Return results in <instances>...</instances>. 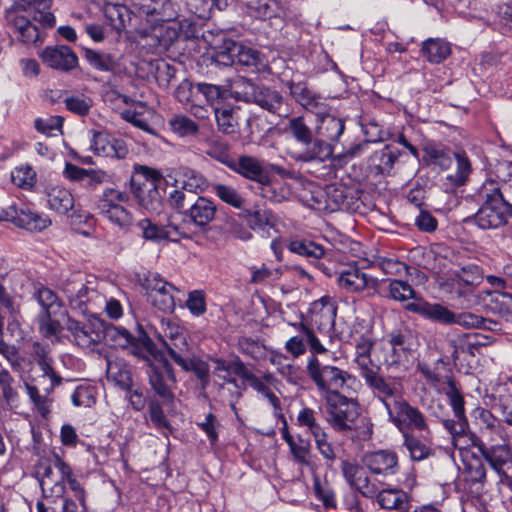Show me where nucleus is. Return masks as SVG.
<instances>
[{"mask_svg":"<svg viewBox=\"0 0 512 512\" xmlns=\"http://www.w3.org/2000/svg\"><path fill=\"white\" fill-rule=\"evenodd\" d=\"M51 3L52 0H14L4 11L6 27L24 44L42 43L44 33L32 21L52 28L55 17L49 11Z\"/></svg>","mask_w":512,"mask_h":512,"instance_id":"f257e3e1","label":"nucleus"},{"mask_svg":"<svg viewBox=\"0 0 512 512\" xmlns=\"http://www.w3.org/2000/svg\"><path fill=\"white\" fill-rule=\"evenodd\" d=\"M477 198L482 204L474 215V219L480 228L501 227L512 217V205L504 198L496 181L484 182L477 190Z\"/></svg>","mask_w":512,"mask_h":512,"instance_id":"f03ea898","label":"nucleus"},{"mask_svg":"<svg viewBox=\"0 0 512 512\" xmlns=\"http://www.w3.org/2000/svg\"><path fill=\"white\" fill-rule=\"evenodd\" d=\"M310 380L323 401L343 393H350L356 378L348 371L335 365L324 364L316 356L308 359L306 366Z\"/></svg>","mask_w":512,"mask_h":512,"instance_id":"7ed1b4c3","label":"nucleus"},{"mask_svg":"<svg viewBox=\"0 0 512 512\" xmlns=\"http://www.w3.org/2000/svg\"><path fill=\"white\" fill-rule=\"evenodd\" d=\"M217 212L216 204L209 198L198 196L196 200L178 216L173 227L180 238L191 239L200 232L207 230L210 223L215 219Z\"/></svg>","mask_w":512,"mask_h":512,"instance_id":"20e7f679","label":"nucleus"},{"mask_svg":"<svg viewBox=\"0 0 512 512\" xmlns=\"http://www.w3.org/2000/svg\"><path fill=\"white\" fill-rule=\"evenodd\" d=\"M162 175L156 169L136 165L132 173L131 191L138 205L148 212L158 213L162 208V197L158 190V183Z\"/></svg>","mask_w":512,"mask_h":512,"instance_id":"39448f33","label":"nucleus"},{"mask_svg":"<svg viewBox=\"0 0 512 512\" xmlns=\"http://www.w3.org/2000/svg\"><path fill=\"white\" fill-rule=\"evenodd\" d=\"M406 310L443 325L458 324L466 329H479L484 323V317L471 312L454 313L439 303H430L426 300L410 302Z\"/></svg>","mask_w":512,"mask_h":512,"instance_id":"423d86ee","label":"nucleus"},{"mask_svg":"<svg viewBox=\"0 0 512 512\" xmlns=\"http://www.w3.org/2000/svg\"><path fill=\"white\" fill-rule=\"evenodd\" d=\"M343 393L324 401L326 421L338 433H347L356 428L360 416V406L357 400Z\"/></svg>","mask_w":512,"mask_h":512,"instance_id":"0eeeda50","label":"nucleus"},{"mask_svg":"<svg viewBox=\"0 0 512 512\" xmlns=\"http://www.w3.org/2000/svg\"><path fill=\"white\" fill-rule=\"evenodd\" d=\"M61 290L71 309L81 314H95L103 306L104 295L87 287L80 275L65 280L61 284Z\"/></svg>","mask_w":512,"mask_h":512,"instance_id":"6e6552de","label":"nucleus"},{"mask_svg":"<svg viewBox=\"0 0 512 512\" xmlns=\"http://www.w3.org/2000/svg\"><path fill=\"white\" fill-rule=\"evenodd\" d=\"M35 473L45 498L62 499L66 476L71 474L68 464L58 456L54 457L53 463L49 460H40L36 465Z\"/></svg>","mask_w":512,"mask_h":512,"instance_id":"1a4fd4ad","label":"nucleus"},{"mask_svg":"<svg viewBox=\"0 0 512 512\" xmlns=\"http://www.w3.org/2000/svg\"><path fill=\"white\" fill-rule=\"evenodd\" d=\"M103 339L114 347L130 349L134 356L145 361H149L150 356L156 358L155 344L143 331L135 337L124 327L103 325Z\"/></svg>","mask_w":512,"mask_h":512,"instance_id":"9d476101","label":"nucleus"},{"mask_svg":"<svg viewBox=\"0 0 512 512\" xmlns=\"http://www.w3.org/2000/svg\"><path fill=\"white\" fill-rule=\"evenodd\" d=\"M158 363H151L149 357L147 375L149 385L154 393L162 399L163 404H171L174 402L175 396L173 393V386L176 384V376L174 369L169 361L157 354L155 351Z\"/></svg>","mask_w":512,"mask_h":512,"instance_id":"9b49d317","label":"nucleus"},{"mask_svg":"<svg viewBox=\"0 0 512 512\" xmlns=\"http://www.w3.org/2000/svg\"><path fill=\"white\" fill-rule=\"evenodd\" d=\"M163 343L169 356L182 370L193 372L203 386L208 383L209 365L197 357L189 356V346L184 333Z\"/></svg>","mask_w":512,"mask_h":512,"instance_id":"f8f14e48","label":"nucleus"},{"mask_svg":"<svg viewBox=\"0 0 512 512\" xmlns=\"http://www.w3.org/2000/svg\"><path fill=\"white\" fill-rule=\"evenodd\" d=\"M236 88L234 92L236 99L254 103L268 112L275 113L282 106L283 97L278 91L249 79L242 78Z\"/></svg>","mask_w":512,"mask_h":512,"instance_id":"ddd939ff","label":"nucleus"},{"mask_svg":"<svg viewBox=\"0 0 512 512\" xmlns=\"http://www.w3.org/2000/svg\"><path fill=\"white\" fill-rule=\"evenodd\" d=\"M390 421L403 433L407 428H413L419 431L428 429L425 417L422 412L411 406L402 397L393 399V404L385 402Z\"/></svg>","mask_w":512,"mask_h":512,"instance_id":"4468645a","label":"nucleus"},{"mask_svg":"<svg viewBox=\"0 0 512 512\" xmlns=\"http://www.w3.org/2000/svg\"><path fill=\"white\" fill-rule=\"evenodd\" d=\"M65 329L71 341L83 349H93L103 340V322L97 318L83 322L68 316Z\"/></svg>","mask_w":512,"mask_h":512,"instance_id":"2eb2a0df","label":"nucleus"},{"mask_svg":"<svg viewBox=\"0 0 512 512\" xmlns=\"http://www.w3.org/2000/svg\"><path fill=\"white\" fill-rule=\"evenodd\" d=\"M446 395L449 398L455 419L442 420V424L452 435L454 445L457 446V438L466 434L469 428V423L465 415L463 396L455 382L451 379L448 381V390Z\"/></svg>","mask_w":512,"mask_h":512,"instance_id":"dca6fc26","label":"nucleus"},{"mask_svg":"<svg viewBox=\"0 0 512 512\" xmlns=\"http://www.w3.org/2000/svg\"><path fill=\"white\" fill-rule=\"evenodd\" d=\"M217 61L224 65L238 63L257 67L261 59L257 50L233 40H225L217 52Z\"/></svg>","mask_w":512,"mask_h":512,"instance_id":"f3484780","label":"nucleus"},{"mask_svg":"<svg viewBox=\"0 0 512 512\" xmlns=\"http://www.w3.org/2000/svg\"><path fill=\"white\" fill-rule=\"evenodd\" d=\"M337 283L348 293H361L366 289L376 290L379 284L376 278L369 276L356 266H350L341 271Z\"/></svg>","mask_w":512,"mask_h":512,"instance_id":"a211bd4d","label":"nucleus"},{"mask_svg":"<svg viewBox=\"0 0 512 512\" xmlns=\"http://www.w3.org/2000/svg\"><path fill=\"white\" fill-rule=\"evenodd\" d=\"M362 462L375 475H395L399 470L398 456L391 450L368 452L362 457Z\"/></svg>","mask_w":512,"mask_h":512,"instance_id":"6ab92c4d","label":"nucleus"},{"mask_svg":"<svg viewBox=\"0 0 512 512\" xmlns=\"http://www.w3.org/2000/svg\"><path fill=\"white\" fill-rule=\"evenodd\" d=\"M41 58L48 67L62 72H70L78 66V57L75 52L66 45L48 46Z\"/></svg>","mask_w":512,"mask_h":512,"instance_id":"aec40b11","label":"nucleus"},{"mask_svg":"<svg viewBox=\"0 0 512 512\" xmlns=\"http://www.w3.org/2000/svg\"><path fill=\"white\" fill-rule=\"evenodd\" d=\"M242 177L257 182L261 185L270 183V176L262 162L250 155H241L238 159L232 160L228 167Z\"/></svg>","mask_w":512,"mask_h":512,"instance_id":"412c9836","label":"nucleus"},{"mask_svg":"<svg viewBox=\"0 0 512 512\" xmlns=\"http://www.w3.org/2000/svg\"><path fill=\"white\" fill-rule=\"evenodd\" d=\"M178 216L171 215L168 219V223L165 226H160L150 219L145 218L137 223L138 229L141 231V236L146 241L158 243L162 240L176 241L179 237L173 227L172 222H176Z\"/></svg>","mask_w":512,"mask_h":512,"instance_id":"4be33fe9","label":"nucleus"},{"mask_svg":"<svg viewBox=\"0 0 512 512\" xmlns=\"http://www.w3.org/2000/svg\"><path fill=\"white\" fill-rule=\"evenodd\" d=\"M388 351L385 357L387 365H398L408 360L410 355L409 333L392 331L388 335Z\"/></svg>","mask_w":512,"mask_h":512,"instance_id":"5701e85b","label":"nucleus"},{"mask_svg":"<svg viewBox=\"0 0 512 512\" xmlns=\"http://www.w3.org/2000/svg\"><path fill=\"white\" fill-rule=\"evenodd\" d=\"M301 145L302 149L295 156L297 161L324 162L333 154V148L330 143L314 136Z\"/></svg>","mask_w":512,"mask_h":512,"instance_id":"b1692460","label":"nucleus"},{"mask_svg":"<svg viewBox=\"0 0 512 512\" xmlns=\"http://www.w3.org/2000/svg\"><path fill=\"white\" fill-rule=\"evenodd\" d=\"M379 371L380 367L377 365L371 367L368 371L362 372L360 375L385 405V402H388V398L395 399L400 396L398 395V389L395 383L387 381L379 374Z\"/></svg>","mask_w":512,"mask_h":512,"instance_id":"393cba45","label":"nucleus"},{"mask_svg":"<svg viewBox=\"0 0 512 512\" xmlns=\"http://www.w3.org/2000/svg\"><path fill=\"white\" fill-rule=\"evenodd\" d=\"M12 223L30 232H40L51 225V219L43 213L32 210L27 206L17 207Z\"/></svg>","mask_w":512,"mask_h":512,"instance_id":"a878e982","label":"nucleus"},{"mask_svg":"<svg viewBox=\"0 0 512 512\" xmlns=\"http://www.w3.org/2000/svg\"><path fill=\"white\" fill-rule=\"evenodd\" d=\"M105 360L108 381L113 382L124 390H130L133 380L130 367L126 361L113 355L106 356Z\"/></svg>","mask_w":512,"mask_h":512,"instance_id":"bb28decb","label":"nucleus"},{"mask_svg":"<svg viewBox=\"0 0 512 512\" xmlns=\"http://www.w3.org/2000/svg\"><path fill=\"white\" fill-rule=\"evenodd\" d=\"M141 15L147 17V21L152 25H157L160 22L169 21L172 14L167 10L171 7L168 0H138L134 2Z\"/></svg>","mask_w":512,"mask_h":512,"instance_id":"cd10ccee","label":"nucleus"},{"mask_svg":"<svg viewBox=\"0 0 512 512\" xmlns=\"http://www.w3.org/2000/svg\"><path fill=\"white\" fill-rule=\"evenodd\" d=\"M212 361L215 364L213 374L225 383L236 385V379L233 376L243 378L247 370L238 357L233 360L215 358Z\"/></svg>","mask_w":512,"mask_h":512,"instance_id":"c85d7f7f","label":"nucleus"},{"mask_svg":"<svg viewBox=\"0 0 512 512\" xmlns=\"http://www.w3.org/2000/svg\"><path fill=\"white\" fill-rule=\"evenodd\" d=\"M400 152L397 148L387 145L375 151L369 158V168L375 174H388L397 161Z\"/></svg>","mask_w":512,"mask_h":512,"instance_id":"c756f323","label":"nucleus"},{"mask_svg":"<svg viewBox=\"0 0 512 512\" xmlns=\"http://www.w3.org/2000/svg\"><path fill=\"white\" fill-rule=\"evenodd\" d=\"M93 149L97 155L111 158H124L128 152L122 141L102 133L95 135Z\"/></svg>","mask_w":512,"mask_h":512,"instance_id":"7c9ffc66","label":"nucleus"},{"mask_svg":"<svg viewBox=\"0 0 512 512\" xmlns=\"http://www.w3.org/2000/svg\"><path fill=\"white\" fill-rule=\"evenodd\" d=\"M104 14L109 25L118 33L131 26L135 18L130 9L123 4H107L104 8Z\"/></svg>","mask_w":512,"mask_h":512,"instance_id":"2f4dec72","label":"nucleus"},{"mask_svg":"<svg viewBox=\"0 0 512 512\" xmlns=\"http://www.w3.org/2000/svg\"><path fill=\"white\" fill-rule=\"evenodd\" d=\"M46 196L49 208L58 214H67L74 207V197L64 187H49L46 191Z\"/></svg>","mask_w":512,"mask_h":512,"instance_id":"473e14b6","label":"nucleus"},{"mask_svg":"<svg viewBox=\"0 0 512 512\" xmlns=\"http://www.w3.org/2000/svg\"><path fill=\"white\" fill-rule=\"evenodd\" d=\"M376 500L381 508L397 510L399 512L409 511V501L405 492L399 489H383L377 492Z\"/></svg>","mask_w":512,"mask_h":512,"instance_id":"72a5a7b5","label":"nucleus"},{"mask_svg":"<svg viewBox=\"0 0 512 512\" xmlns=\"http://www.w3.org/2000/svg\"><path fill=\"white\" fill-rule=\"evenodd\" d=\"M421 51L424 57L433 64H439L451 54V46L440 38H430L423 42Z\"/></svg>","mask_w":512,"mask_h":512,"instance_id":"f704fd0d","label":"nucleus"},{"mask_svg":"<svg viewBox=\"0 0 512 512\" xmlns=\"http://www.w3.org/2000/svg\"><path fill=\"white\" fill-rule=\"evenodd\" d=\"M204 146L207 156L229 167L233 158L230 155V146L225 140L214 135L204 140Z\"/></svg>","mask_w":512,"mask_h":512,"instance_id":"c9c22d12","label":"nucleus"},{"mask_svg":"<svg viewBox=\"0 0 512 512\" xmlns=\"http://www.w3.org/2000/svg\"><path fill=\"white\" fill-rule=\"evenodd\" d=\"M344 129V120L328 112L326 115L319 119L317 133L320 137H324L328 141L336 142L343 134Z\"/></svg>","mask_w":512,"mask_h":512,"instance_id":"e433bc0d","label":"nucleus"},{"mask_svg":"<svg viewBox=\"0 0 512 512\" xmlns=\"http://www.w3.org/2000/svg\"><path fill=\"white\" fill-rule=\"evenodd\" d=\"M482 300L491 312L502 316L512 315V294L487 291Z\"/></svg>","mask_w":512,"mask_h":512,"instance_id":"4c0bfd02","label":"nucleus"},{"mask_svg":"<svg viewBox=\"0 0 512 512\" xmlns=\"http://www.w3.org/2000/svg\"><path fill=\"white\" fill-rule=\"evenodd\" d=\"M174 292L178 289L171 283L166 282L165 287L160 288L156 292L149 293V301L160 311L164 313H172L175 310Z\"/></svg>","mask_w":512,"mask_h":512,"instance_id":"58836bf2","label":"nucleus"},{"mask_svg":"<svg viewBox=\"0 0 512 512\" xmlns=\"http://www.w3.org/2000/svg\"><path fill=\"white\" fill-rule=\"evenodd\" d=\"M372 347L373 340L370 335H362L356 340L355 363L360 370V374L370 370L371 367L377 366L370 357Z\"/></svg>","mask_w":512,"mask_h":512,"instance_id":"ea45409f","label":"nucleus"},{"mask_svg":"<svg viewBox=\"0 0 512 512\" xmlns=\"http://www.w3.org/2000/svg\"><path fill=\"white\" fill-rule=\"evenodd\" d=\"M128 200L129 196L127 193L114 188H106L96 203V210L98 214L102 215L109 212L111 208L122 206V203H126Z\"/></svg>","mask_w":512,"mask_h":512,"instance_id":"a19ab883","label":"nucleus"},{"mask_svg":"<svg viewBox=\"0 0 512 512\" xmlns=\"http://www.w3.org/2000/svg\"><path fill=\"white\" fill-rule=\"evenodd\" d=\"M215 119L218 130L226 135L238 132V118L236 110L233 108L223 107L214 109Z\"/></svg>","mask_w":512,"mask_h":512,"instance_id":"79ce46f5","label":"nucleus"},{"mask_svg":"<svg viewBox=\"0 0 512 512\" xmlns=\"http://www.w3.org/2000/svg\"><path fill=\"white\" fill-rule=\"evenodd\" d=\"M85 59L92 68L101 72H114L118 66L117 60L112 54L92 49L85 50Z\"/></svg>","mask_w":512,"mask_h":512,"instance_id":"37998d69","label":"nucleus"},{"mask_svg":"<svg viewBox=\"0 0 512 512\" xmlns=\"http://www.w3.org/2000/svg\"><path fill=\"white\" fill-rule=\"evenodd\" d=\"M42 371V375L36 380L38 386L43 388L44 392L51 393L58 386L62 379L52 368V358L35 361Z\"/></svg>","mask_w":512,"mask_h":512,"instance_id":"c03bdc74","label":"nucleus"},{"mask_svg":"<svg viewBox=\"0 0 512 512\" xmlns=\"http://www.w3.org/2000/svg\"><path fill=\"white\" fill-rule=\"evenodd\" d=\"M424 152L429 163L441 169L449 168L453 162L454 153L440 145L434 143L426 144Z\"/></svg>","mask_w":512,"mask_h":512,"instance_id":"a18cd8bd","label":"nucleus"},{"mask_svg":"<svg viewBox=\"0 0 512 512\" xmlns=\"http://www.w3.org/2000/svg\"><path fill=\"white\" fill-rule=\"evenodd\" d=\"M180 184L181 189L194 194L202 193L209 187L208 180L200 172L193 169H186L183 172Z\"/></svg>","mask_w":512,"mask_h":512,"instance_id":"49530a36","label":"nucleus"},{"mask_svg":"<svg viewBox=\"0 0 512 512\" xmlns=\"http://www.w3.org/2000/svg\"><path fill=\"white\" fill-rule=\"evenodd\" d=\"M150 71L158 86L167 89L175 77L176 69L164 60L158 59L150 63Z\"/></svg>","mask_w":512,"mask_h":512,"instance_id":"de8ad7c7","label":"nucleus"},{"mask_svg":"<svg viewBox=\"0 0 512 512\" xmlns=\"http://www.w3.org/2000/svg\"><path fill=\"white\" fill-rule=\"evenodd\" d=\"M288 248L293 253L316 260L322 258L325 254V250L321 245L303 239L292 240Z\"/></svg>","mask_w":512,"mask_h":512,"instance_id":"09e8293b","label":"nucleus"},{"mask_svg":"<svg viewBox=\"0 0 512 512\" xmlns=\"http://www.w3.org/2000/svg\"><path fill=\"white\" fill-rule=\"evenodd\" d=\"M365 135L368 137L367 142L359 143L345 152L343 157L353 158L361 153L363 148L369 142H380L384 140V131L375 122H369L363 126Z\"/></svg>","mask_w":512,"mask_h":512,"instance_id":"8fccbe9b","label":"nucleus"},{"mask_svg":"<svg viewBox=\"0 0 512 512\" xmlns=\"http://www.w3.org/2000/svg\"><path fill=\"white\" fill-rule=\"evenodd\" d=\"M388 296L396 301L404 302L409 299H413V302L424 300L421 297H417L416 292L412 286L402 280H392L388 285Z\"/></svg>","mask_w":512,"mask_h":512,"instance_id":"3c124183","label":"nucleus"},{"mask_svg":"<svg viewBox=\"0 0 512 512\" xmlns=\"http://www.w3.org/2000/svg\"><path fill=\"white\" fill-rule=\"evenodd\" d=\"M213 192L220 198L224 203L236 208L241 209L245 200L241 194L231 185L217 183L213 185Z\"/></svg>","mask_w":512,"mask_h":512,"instance_id":"603ef678","label":"nucleus"},{"mask_svg":"<svg viewBox=\"0 0 512 512\" xmlns=\"http://www.w3.org/2000/svg\"><path fill=\"white\" fill-rule=\"evenodd\" d=\"M404 446L408 450L410 457L414 461H421L428 458L431 449L420 439L409 432H403Z\"/></svg>","mask_w":512,"mask_h":512,"instance_id":"864d4df0","label":"nucleus"},{"mask_svg":"<svg viewBox=\"0 0 512 512\" xmlns=\"http://www.w3.org/2000/svg\"><path fill=\"white\" fill-rule=\"evenodd\" d=\"M171 130L180 137L196 136L199 125L185 115H175L169 121Z\"/></svg>","mask_w":512,"mask_h":512,"instance_id":"5fc2aeb1","label":"nucleus"},{"mask_svg":"<svg viewBox=\"0 0 512 512\" xmlns=\"http://www.w3.org/2000/svg\"><path fill=\"white\" fill-rule=\"evenodd\" d=\"M299 426L306 427L313 438L325 433V429L317 422L316 412L311 408H303L297 416Z\"/></svg>","mask_w":512,"mask_h":512,"instance_id":"6e6d98bb","label":"nucleus"},{"mask_svg":"<svg viewBox=\"0 0 512 512\" xmlns=\"http://www.w3.org/2000/svg\"><path fill=\"white\" fill-rule=\"evenodd\" d=\"M12 182L23 189L33 187L36 182V173L29 165H21L11 172Z\"/></svg>","mask_w":512,"mask_h":512,"instance_id":"4d7b16f0","label":"nucleus"},{"mask_svg":"<svg viewBox=\"0 0 512 512\" xmlns=\"http://www.w3.org/2000/svg\"><path fill=\"white\" fill-rule=\"evenodd\" d=\"M64 103L70 112L79 116H86L93 106V100L83 94L68 96L65 98Z\"/></svg>","mask_w":512,"mask_h":512,"instance_id":"13d9d810","label":"nucleus"},{"mask_svg":"<svg viewBox=\"0 0 512 512\" xmlns=\"http://www.w3.org/2000/svg\"><path fill=\"white\" fill-rule=\"evenodd\" d=\"M456 159V171L450 175H448V179L455 186L463 185L471 172V164L469 159L462 154H453Z\"/></svg>","mask_w":512,"mask_h":512,"instance_id":"bf43d9fd","label":"nucleus"},{"mask_svg":"<svg viewBox=\"0 0 512 512\" xmlns=\"http://www.w3.org/2000/svg\"><path fill=\"white\" fill-rule=\"evenodd\" d=\"M287 130L300 144L307 142L313 136L311 128L305 123L303 117L289 119Z\"/></svg>","mask_w":512,"mask_h":512,"instance_id":"052dcab7","label":"nucleus"},{"mask_svg":"<svg viewBox=\"0 0 512 512\" xmlns=\"http://www.w3.org/2000/svg\"><path fill=\"white\" fill-rule=\"evenodd\" d=\"M35 298L43 309L42 313H56L60 307L57 295L49 288L39 287L35 292Z\"/></svg>","mask_w":512,"mask_h":512,"instance_id":"680f3d73","label":"nucleus"},{"mask_svg":"<svg viewBox=\"0 0 512 512\" xmlns=\"http://www.w3.org/2000/svg\"><path fill=\"white\" fill-rule=\"evenodd\" d=\"M315 446L319 454L325 460L327 467H331L337 459L336 449L329 441L327 432L314 438Z\"/></svg>","mask_w":512,"mask_h":512,"instance_id":"e2e57ef3","label":"nucleus"},{"mask_svg":"<svg viewBox=\"0 0 512 512\" xmlns=\"http://www.w3.org/2000/svg\"><path fill=\"white\" fill-rule=\"evenodd\" d=\"M341 472L348 483V485L353 488L357 485V482L364 474V468L359 465L355 460L345 459L341 461Z\"/></svg>","mask_w":512,"mask_h":512,"instance_id":"0e129e2a","label":"nucleus"},{"mask_svg":"<svg viewBox=\"0 0 512 512\" xmlns=\"http://www.w3.org/2000/svg\"><path fill=\"white\" fill-rule=\"evenodd\" d=\"M293 459L301 465L311 467L313 465L311 455V445L308 441L303 439L299 440V443H294L289 446Z\"/></svg>","mask_w":512,"mask_h":512,"instance_id":"69168bd1","label":"nucleus"},{"mask_svg":"<svg viewBox=\"0 0 512 512\" xmlns=\"http://www.w3.org/2000/svg\"><path fill=\"white\" fill-rule=\"evenodd\" d=\"M149 414L152 423L155 427L162 431L164 436H168L170 432V424L166 419L164 411L162 409L161 404L158 401H151L149 404Z\"/></svg>","mask_w":512,"mask_h":512,"instance_id":"338daca9","label":"nucleus"},{"mask_svg":"<svg viewBox=\"0 0 512 512\" xmlns=\"http://www.w3.org/2000/svg\"><path fill=\"white\" fill-rule=\"evenodd\" d=\"M104 218L120 228H127L132 223L131 213L123 206L109 209V212L102 214Z\"/></svg>","mask_w":512,"mask_h":512,"instance_id":"774afa93","label":"nucleus"}]
</instances>
